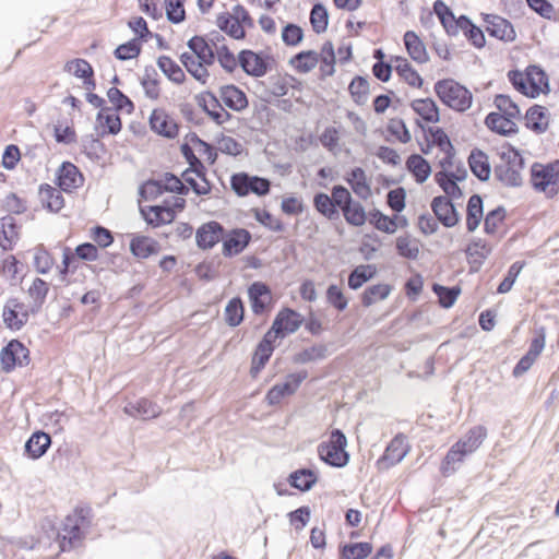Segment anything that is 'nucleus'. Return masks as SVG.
Listing matches in <instances>:
<instances>
[{"label": "nucleus", "instance_id": "obj_16", "mask_svg": "<svg viewBox=\"0 0 559 559\" xmlns=\"http://www.w3.org/2000/svg\"><path fill=\"white\" fill-rule=\"evenodd\" d=\"M224 231V226L216 221L202 224L195 231L197 246L202 250L212 249L221 241Z\"/></svg>", "mask_w": 559, "mask_h": 559}, {"label": "nucleus", "instance_id": "obj_5", "mask_svg": "<svg viewBox=\"0 0 559 559\" xmlns=\"http://www.w3.org/2000/svg\"><path fill=\"white\" fill-rule=\"evenodd\" d=\"M230 187L238 197H247L250 193L265 197L270 193L271 181L267 178L241 171L231 175Z\"/></svg>", "mask_w": 559, "mask_h": 559}, {"label": "nucleus", "instance_id": "obj_43", "mask_svg": "<svg viewBox=\"0 0 559 559\" xmlns=\"http://www.w3.org/2000/svg\"><path fill=\"white\" fill-rule=\"evenodd\" d=\"M313 207L316 211L329 221L340 218V211L334 200L325 192H317L313 195Z\"/></svg>", "mask_w": 559, "mask_h": 559}, {"label": "nucleus", "instance_id": "obj_52", "mask_svg": "<svg viewBox=\"0 0 559 559\" xmlns=\"http://www.w3.org/2000/svg\"><path fill=\"white\" fill-rule=\"evenodd\" d=\"M342 214L346 223L354 227H360L365 225L368 218V214L365 211L362 204L356 200L343 207Z\"/></svg>", "mask_w": 559, "mask_h": 559}, {"label": "nucleus", "instance_id": "obj_53", "mask_svg": "<svg viewBox=\"0 0 559 559\" xmlns=\"http://www.w3.org/2000/svg\"><path fill=\"white\" fill-rule=\"evenodd\" d=\"M0 235L3 242L0 243L4 251L12 250V243L17 238V225L14 217L7 215L0 218Z\"/></svg>", "mask_w": 559, "mask_h": 559}, {"label": "nucleus", "instance_id": "obj_20", "mask_svg": "<svg viewBox=\"0 0 559 559\" xmlns=\"http://www.w3.org/2000/svg\"><path fill=\"white\" fill-rule=\"evenodd\" d=\"M526 79L530 83V94H527V97L536 98L540 93L548 94L550 92L548 75L540 66H528L526 68Z\"/></svg>", "mask_w": 559, "mask_h": 559}, {"label": "nucleus", "instance_id": "obj_57", "mask_svg": "<svg viewBox=\"0 0 559 559\" xmlns=\"http://www.w3.org/2000/svg\"><path fill=\"white\" fill-rule=\"evenodd\" d=\"M493 175L495 178L506 187L518 188L523 185L521 174L507 166L500 164L495 165Z\"/></svg>", "mask_w": 559, "mask_h": 559}, {"label": "nucleus", "instance_id": "obj_60", "mask_svg": "<svg viewBox=\"0 0 559 559\" xmlns=\"http://www.w3.org/2000/svg\"><path fill=\"white\" fill-rule=\"evenodd\" d=\"M107 97L109 102L114 105L112 109H115L116 111L124 110L128 115H131L134 111V103L118 87H110L107 91Z\"/></svg>", "mask_w": 559, "mask_h": 559}, {"label": "nucleus", "instance_id": "obj_22", "mask_svg": "<svg viewBox=\"0 0 559 559\" xmlns=\"http://www.w3.org/2000/svg\"><path fill=\"white\" fill-rule=\"evenodd\" d=\"M130 252L138 259H147L159 253V242L148 236L133 235L130 240Z\"/></svg>", "mask_w": 559, "mask_h": 559}, {"label": "nucleus", "instance_id": "obj_21", "mask_svg": "<svg viewBox=\"0 0 559 559\" xmlns=\"http://www.w3.org/2000/svg\"><path fill=\"white\" fill-rule=\"evenodd\" d=\"M219 100L227 108L237 112L245 110L249 105L246 93L234 84L219 87Z\"/></svg>", "mask_w": 559, "mask_h": 559}, {"label": "nucleus", "instance_id": "obj_31", "mask_svg": "<svg viewBox=\"0 0 559 559\" xmlns=\"http://www.w3.org/2000/svg\"><path fill=\"white\" fill-rule=\"evenodd\" d=\"M112 108H102L96 115V123L102 127L99 136L118 134L122 129V122L119 115L111 112Z\"/></svg>", "mask_w": 559, "mask_h": 559}, {"label": "nucleus", "instance_id": "obj_29", "mask_svg": "<svg viewBox=\"0 0 559 559\" xmlns=\"http://www.w3.org/2000/svg\"><path fill=\"white\" fill-rule=\"evenodd\" d=\"M403 41L406 51L411 59L419 64L427 63L429 61V55L426 49V45L420 37L414 31H406L403 36Z\"/></svg>", "mask_w": 559, "mask_h": 559}, {"label": "nucleus", "instance_id": "obj_47", "mask_svg": "<svg viewBox=\"0 0 559 559\" xmlns=\"http://www.w3.org/2000/svg\"><path fill=\"white\" fill-rule=\"evenodd\" d=\"M224 319L228 326L236 328L245 319V304L239 296L233 297L224 310Z\"/></svg>", "mask_w": 559, "mask_h": 559}, {"label": "nucleus", "instance_id": "obj_17", "mask_svg": "<svg viewBox=\"0 0 559 559\" xmlns=\"http://www.w3.org/2000/svg\"><path fill=\"white\" fill-rule=\"evenodd\" d=\"M491 251V246L485 239L473 238L464 249L469 263V271L472 273L478 272Z\"/></svg>", "mask_w": 559, "mask_h": 559}, {"label": "nucleus", "instance_id": "obj_49", "mask_svg": "<svg viewBox=\"0 0 559 559\" xmlns=\"http://www.w3.org/2000/svg\"><path fill=\"white\" fill-rule=\"evenodd\" d=\"M376 266L371 264H360L356 266L348 275V287L353 290L359 289L376 275Z\"/></svg>", "mask_w": 559, "mask_h": 559}, {"label": "nucleus", "instance_id": "obj_9", "mask_svg": "<svg viewBox=\"0 0 559 559\" xmlns=\"http://www.w3.org/2000/svg\"><path fill=\"white\" fill-rule=\"evenodd\" d=\"M252 239L251 233L246 228H233L223 233L221 241L222 253L225 258H233L246 250Z\"/></svg>", "mask_w": 559, "mask_h": 559}, {"label": "nucleus", "instance_id": "obj_61", "mask_svg": "<svg viewBox=\"0 0 559 559\" xmlns=\"http://www.w3.org/2000/svg\"><path fill=\"white\" fill-rule=\"evenodd\" d=\"M392 287L389 284H374L367 287L361 294V304L364 307H370L377 300L388 298Z\"/></svg>", "mask_w": 559, "mask_h": 559}, {"label": "nucleus", "instance_id": "obj_13", "mask_svg": "<svg viewBox=\"0 0 559 559\" xmlns=\"http://www.w3.org/2000/svg\"><path fill=\"white\" fill-rule=\"evenodd\" d=\"M151 130L169 140L178 136L179 124L165 109H153L148 118Z\"/></svg>", "mask_w": 559, "mask_h": 559}, {"label": "nucleus", "instance_id": "obj_64", "mask_svg": "<svg viewBox=\"0 0 559 559\" xmlns=\"http://www.w3.org/2000/svg\"><path fill=\"white\" fill-rule=\"evenodd\" d=\"M253 217L258 223H260L265 228L275 231V233H283L285 230L284 223L275 218L271 212L267 210H261L259 207H254L251 210Z\"/></svg>", "mask_w": 559, "mask_h": 559}, {"label": "nucleus", "instance_id": "obj_37", "mask_svg": "<svg viewBox=\"0 0 559 559\" xmlns=\"http://www.w3.org/2000/svg\"><path fill=\"white\" fill-rule=\"evenodd\" d=\"M406 169L413 175L415 181L424 183L431 175L429 162L420 154L413 153L406 159Z\"/></svg>", "mask_w": 559, "mask_h": 559}, {"label": "nucleus", "instance_id": "obj_62", "mask_svg": "<svg viewBox=\"0 0 559 559\" xmlns=\"http://www.w3.org/2000/svg\"><path fill=\"white\" fill-rule=\"evenodd\" d=\"M376 229L385 233V234H394L396 231V225L394 224L392 217L382 213L378 209H373L369 212L367 218Z\"/></svg>", "mask_w": 559, "mask_h": 559}, {"label": "nucleus", "instance_id": "obj_34", "mask_svg": "<svg viewBox=\"0 0 559 559\" xmlns=\"http://www.w3.org/2000/svg\"><path fill=\"white\" fill-rule=\"evenodd\" d=\"M39 198L44 209L49 212L58 213L64 205L62 193L48 183L39 186Z\"/></svg>", "mask_w": 559, "mask_h": 559}, {"label": "nucleus", "instance_id": "obj_26", "mask_svg": "<svg viewBox=\"0 0 559 559\" xmlns=\"http://www.w3.org/2000/svg\"><path fill=\"white\" fill-rule=\"evenodd\" d=\"M187 46L198 59V64L212 66L215 62V52L204 36L195 35L191 37Z\"/></svg>", "mask_w": 559, "mask_h": 559}, {"label": "nucleus", "instance_id": "obj_24", "mask_svg": "<svg viewBox=\"0 0 559 559\" xmlns=\"http://www.w3.org/2000/svg\"><path fill=\"white\" fill-rule=\"evenodd\" d=\"M467 163L472 174L481 182L489 180L491 166L488 155L480 148H473L467 157Z\"/></svg>", "mask_w": 559, "mask_h": 559}, {"label": "nucleus", "instance_id": "obj_4", "mask_svg": "<svg viewBox=\"0 0 559 559\" xmlns=\"http://www.w3.org/2000/svg\"><path fill=\"white\" fill-rule=\"evenodd\" d=\"M530 181L533 189L554 198L559 192V159L542 164L535 162L530 169Z\"/></svg>", "mask_w": 559, "mask_h": 559}, {"label": "nucleus", "instance_id": "obj_46", "mask_svg": "<svg viewBox=\"0 0 559 559\" xmlns=\"http://www.w3.org/2000/svg\"><path fill=\"white\" fill-rule=\"evenodd\" d=\"M467 454L454 443L441 462L440 472L443 476H450L457 471Z\"/></svg>", "mask_w": 559, "mask_h": 559}, {"label": "nucleus", "instance_id": "obj_25", "mask_svg": "<svg viewBox=\"0 0 559 559\" xmlns=\"http://www.w3.org/2000/svg\"><path fill=\"white\" fill-rule=\"evenodd\" d=\"M548 109L542 105L534 104L525 114V127L536 134L547 131L549 126Z\"/></svg>", "mask_w": 559, "mask_h": 559}, {"label": "nucleus", "instance_id": "obj_55", "mask_svg": "<svg viewBox=\"0 0 559 559\" xmlns=\"http://www.w3.org/2000/svg\"><path fill=\"white\" fill-rule=\"evenodd\" d=\"M432 9L445 33L450 36L455 31V27L452 25L456 19L452 9L443 0H436Z\"/></svg>", "mask_w": 559, "mask_h": 559}, {"label": "nucleus", "instance_id": "obj_35", "mask_svg": "<svg viewBox=\"0 0 559 559\" xmlns=\"http://www.w3.org/2000/svg\"><path fill=\"white\" fill-rule=\"evenodd\" d=\"M484 216L483 198L474 193L469 197L466 204V228L468 233H474L479 226Z\"/></svg>", "mask_w": 559, "mask_h": 559}, {"label": "nucleus", "instance_id": "obj_32", "mask_svg": "<svg viewBox=\"0 0 559 559\" xmlns=\"http://www.w3.org/2000/svg\"><path fill=\"white\" fill-rule=\"evenodd\" d=\"M290 487L307 492L318 483V474L310 468H298L292 472L287 478Z\"/></svg>", "mask_w": 559, "mask_h": 559}, {"label": "nucleus", "instance_id": "obj_45", "mask_svg": "<svg viewBox=\"0 0 559 559\" xmlns=\"http://www.w3.org/2000/svg\"><path fill=\"white\" fill-rule=\"evenodd\" d=\"M435 181L445 193L443 197L453 200L463 198V191L459 186L460 181L452 178V171H438L435 175Z\"/></svg>", "mask_w": 559, "mask_h": 559}, {"label": "nucleus", "instance_id": "obj_3", "mask_svg": "<svg viewBox=\"0 0 559 559\" xmlns=\"http://www.w3.org/2000/svg\"><path fill=\"white\" fill-rule=\"evenodd\" d=\"M347 438L345 433L338 429H332L328 441H323L318 445V455L326 465L342 468L349 462V453L346 451Z\"/></svg>", "mask_w": 559, "mask_h": 559}, {"label": "nucleus", "instance_id": "obj_40", "mask_svg": "<svg viewBox=\"0 0 559 559\" xmlns=\"http://www.w3.org/2000/svg\"><path fill=\"white\" fill-rule=\"evenodd\" d=\"M393 61L395 62L394 68L396 73L402 76L408 85L417 88L423 86L424 79L413 68L406 58L396 56L394 57Z\"/></svg>", "mask_w": 559, "mask_h": 559}, {"label": "nucleus", "instance_id": "obj_14", "mask_svg": "<svg viewBox=\"0 0 559 559\" xmlns=\"http://www.w3.org/2000/svg\"><path fill=\"white\" fill-rule=\"evenodd\" d=\"M484 22L487 24L486 31L489 36L503 41H513L516 37L514 27L507 19L489 13H481Z\"/></svg>", "mask_w": 559, "mask_h": 559}, {"label": "nucleus", "instance_id": "obj_30", "mask_svg": "<svg viewBox=\"0 0 559 559\" xmlns=\"http://www.w3.org/2000/svg\"><path fill=\"white\" fill-rule=\"evenodd\" d=\"M345 181L349 185L353 192L362 200H367L371 195L370 183L366 171L361 167H354L345 176Z\"/></svg>", "mask_w": 559, "mask_h": 559}, {"label": "nucleus", "instance_id": "obj_12", "mask_svg": "<svg viewBox=\"0 0 559 559\" xmlns=\"http://www.w3.org/2000/svg\"><path fill=\"white\" fill-rule=\"evenodd\" d=\"M407 451L406 437L403 433L396 435L377 461L378 469L386 471L399 464L406 456Z\"/></svg>", "mask_w": 559, "mask_h": 559}, {"label": "nucleus", "instance_id": "obj_44", "mask_svg": "<svg viewBox=\"0 0 559 559\" xmlns=\"http://www.w3.org/2000/svg\"><path fill=\"white\" fill-rule=\"evenodd\" d=\"M330 352L329 346L326 344H314L295 354L293 357V361L295 364L305 365L309 362L324 360L325 358H328Z\"/></svg>", "mask_w": 559, "mask_h": 559}, {"label": "nucleus", "instance_id": "obj_19", "mask_svg": "<svg viewBox=\"0 0 559 559\" xmlns=\"http://www.w3.org/2000/svg\"><path fill=\"white\" fill-rule=\"evenodd\" d=\"M305 318L295 309L283 308L277 312L273 320L274 331L280 330L283 337L295 333L302 324Z\"/></svg>", "mask_w": 559, "mask_h": 559}, {"label": "nucleus", "instance_id": "obj_6", "mask_svg": "<svg viewBox=\"0 0 559 559\" xmlns=\"http://www.w3.org/2000/svg\"><path fill=\"white\" fill-rule=\"evenodd\" d=\"M274 59L265 51L242 49L238 53V63L242 71L250 76L261 78L272 70Z\"/></svg>", "mask_w": 559, "mask_h": 559}, {"label": "nucleus", "instance_id": "obj_18", "mask_svg": "<svg viewBox=\"0 0 559 559\" xmlns=\"http://www.w3.org/2000/svg\"><path fill=\"white\" fill-rule=\"evenodd\" d=\"M140 213L146 224L153 227L169 224L175 219L174 209L169 207L168 200H165L162 205L140 207Z\"/></svg>", "mask_w": 559, "mask_h": 559}, {"label": "nucleus", "instance_id": "obj_56", "mask_svg": "<svg viewBox=\"0 0 559 559\" xmlns=\"http://www.w3.org/2000/svg\"><path fill=\"white\" fill-rule=\"evenodd\" d=\"M432 292L437 295L439 299V304L442 308L449 309L451 308L457 297L461 294V287L455 286H443L441 284L435 283L432 285Z\"/></svg>", "mask_w": 559, "mask_h": 559}, {"label": "nucleus", "instance_id": "obj_48", "mask_svg": "<svg viewBox=\"0 0 559 559\" xmlns=\"http://www.w3.org/2000/svg\"><path fill=\"white\" fill-rule=\"evenodd\" d=\"M141 85L147 98L158 99L160 95L159 75L153 66H146L144 75L141 78Z\"/></svg>", "mask_w": 559, "mask_h": 559}, {"label": "nucleus", "instance_id": "obj_23", "mask_svg": "<svg viewBox=\"0 0 559 559\" xmlns=\"http://www.w3.org/2000/svg\"><path fill=\"white\" fill-rule=\"evenodd\" d=\"M50 445L51 437L43 430H37L26 440L24 454L32 460L40 459L46 454Z\"/></svg>", "mask_w": 559, "mask_h": 559}, {"label": "nucleus", "instance_id": "obj_33", "mask_svg": "<svg viewBox=\"0 0 559 559\" xmlns=\"http://www.w3.org/2000/svg\"><path fill=\"white\" fill-rule=\"evenodd\" d=\"M412 109L426 122L437 123L440 121V110L437 103L430 98H418L411 103Z\"/></svg>", "mask_w": 559, "mask_h": 559}, {"label": "nucleus", "instance_id": "obj_7", "mask_svg": "<svg viewBox=\"0 0 559 559\" xmlns=\"http://www.w3.org/2000/svg\"><path fill=\"white\" fill-rule=\"evenodd\" d=\"M29 360V350L17 338L9 341L0 350L1 369L5 373L12 372L16 367L27 366Z\"/></svg>", "mask_w": 559, "mask_h": 559}, {"label": "nucleus", "instance_id": "obj_11", "mask_svg": "<svg viewBox=\"0 0 559 559\" xmlns=\"http://www.w3.org/2000/svg\"><path fill=\"white\" fill-rule=\"evenodd\" d=\"M430 207L438 222L447 228L456 226L461 221V215L450 198L437 195L431 200Z\"/></svg>", "mask_w": 559, "mask_h": 559}, {"label": "nucleus", "instance_id": "obj_10", "mask_svg": "<svg viewBox=\"0 0 559 559\" xmlns=\"http://www.w3.org/2000/svg\"><path fill=\"white\" fill-rule=\"evenodd\" d=\"M198 106L218 126L231 119V115L223 108L219 97L211 91L195 95Z\"/></svg>", "mask_w": 559, "mask_h": 559}, {"label": "nucleus", "instance_id": "obj_8", "mask_svg": "<svg viewBox=\"0 0 559 559\" xmlns=\"http://www.w3.org/2000/svg\"><path fill=\"white\" fill-rule=\"evenodd\" d=\"M247 293L251 310L255 316H263L271 312L273 308V296L266 283L255 281L248 286Z\"/></svg>", "mask_w": 559, "mask_h": 559}, {"label": "nucleus", "instance_id": "obj_41", "mask_svg": "<svg viewBox=\"0 0 559 559\" xmlns=\"http://www.w3.org/2000/svg\"><path fill=\"white\" fill-rule=\"evenodd\" d=\"M320 60L316 50H302L294 55L288 63L299 73H308L313 70Z\"/></svg>", "mask_w": 559, "mask_h": 559}, {"label": "nucleus", "instance_id": "obj_2", "mask_svg": "<svg viewBox=\"0 0 559 559\" xmlns=\"http://www.w3.org/2000/svg\"><path fill=\"white\" fill-rule=\"evenodd\" d=\"M433 90L440 102L454 111L464 112L472 106V92L454 79L437 81Z\"/></svg>", "mask_w": 559, "mask_h": 559}, {"label": "nucleus", "instance_id": "obj_54", "mask_svg": "<svg viewBox=\"0 0 559 559\" xmlns=\"http://www.w3.org/2000/svg\"><path fill=\"white\" fill-rule=\"evenodd\" d=\"M288 93V82L281 75H271L267 79V87L264 90V95L261 99L265 103H271V97H283Z\"/></svg>", "mask_w": 559, "mask_h": 559}, {"label": "nucleus", "instance_id": "obj_15", "mask_svg": "<svg viewBox=\"0 0 559 559\" xmlns=\"http://www.w3.org/2000/svg\"><path fill=\"white\" fill-rule=\"evenodd\" d=\"M56 185L64 192H72L83 186L84 177L71 162H63L56 173Z\"/></svg>", "mask_w": 559, "mask_h": 559}, {"label": "nucleus", "instance_id": "obj_59", "mask_svg": "<svg viewBox=\"0 0 559 559\" xmlns=\"http://www.w3.org/2000/svg\"><path fill=\"white\" fill-rule=\"evenodd\" d=\"M348 91L355 104L358 106L365 105L369 95V82L367 78L356 75L348 86Z\"/></svg>", "mask_w": 559, "mask_h": 559}, {"label": "nucleus", "instance_id": "obj_38", "mask_svg": "<svg viewBox=\"0 0 559 559\" xmlns=\"http://www.w3.org/2000/svg\"><path fill=\"white\" fill-rule=\"evenodd\" d=\"M487 437V429L484 426H474L466 435L455 442L467 455L475 452Z\"/></svg>", "mask_w": 559, "mask_h": 559}, {"label": "nucleus", "instance_id": "obj_36", "mask_svg": "<svg viewBox=\"0 0 559 559\" xmlns=\"http://www.w3.org/2000/svg\"><path fill=\"white\" fill-rule=\"evenodd\" d=\"M372 544L368 542L341 543L338 545L340 559H366L372 552Z\"/></svg>", "mask_w": 559, "mask_h": 559}, {"label": "nucleus", "instance_id": "obj_50", "mask_svg": "<svg viewBox=\"0 0 559 559\" xmlns=\"http://www.w3.org/2000/svg\"><path fill=\"white\" fill-rule=\"evenodd\" d=\"M180 62L186 68V70L199 82L202 84L206 83V80L210 75L206 67L207 64H198V59L190 52H183L180 55Z\"/></svg>", "mask_w": 559, "mask_h": 559}, {"label": "nucleus", "instance_id": "obj_28", "mask_svg": "<svg viewBox=\"0 0 559 559\" xmlns=\"http://www.w3.org/2000/svg\"><path fill=\"white\" fill-rule=\"evenodd\" d=\"M485 124L490 131L503 136H511L519 132V127L513 119L502 117L501 114L496 111L486 116Z\"/></svg>", "mask_w": 559, "mask_h": 559}, {"label": "nucleus", "instance_id": "obj_1", "mask_svg": "<svg viewBox=\"0 0 559 559\" xmlns=\"http://www.w3.org/2000/svg\"><path fill=\"white\" fill-rule=\"evenodd\" d=\"M92 523V508L79 506L72 514L66 516L58 533L61 551H69L78 547L85 538V532Z\"/></svg>", "mask_w": 559, "mask_h": 559}, {"label": "nucleus", "instance_id": "obj_39", "mask_svg": "<svg viewBox=\"0 0 559 559\" xmlns=\"http://www.w3.org/2000/svg\"><path fill=\"white\" fill-rule=\"evenodd\" d=\"M498 155L501 159L500 165L507 166L513 170H516L521 174V170L525 168V158L521 154L520 150L511 145L510 143H504Z\"/></svg>", "mask_w": 559, "mask_h": 559}, {"label": "nucleus", "instance_id": "obj_42", "mask_svg": "<svg viewBox=\"0 0 559 559\" xmlns=\"http://www.w3.org/2000/svg\"><path fill=\"white\" fill-rule=\"evenodd\" d=\"M216 24L218 28L229 37L240 40L247 36L246 29L239 25L238 21L230 12H222L217 15Z\"/></svg>", "mask_w": 559, "mask_h": 559}, {"label": "nucleus", "instance_id": "obj_27", "mask_svg": "<svg viewBox=\"0 0 559 559\" xmlns=\"http://www.w3.org/2000/svg\"><path fill=\"white\" fill-rule=\"evenodd\" d=\"M123 412L135 418L143 420L155 418L160 414V407L147 399H140L135 402H129L123 407Z\"/></svg>", "mask_w": 559, "mask_h": 559}, {"label": "nucleus", "instance_id": "obj_51", "mask_svg": "<svg viewBox=\"0 0 559 559\" xmlns=\"http://www.w3.org/2000/svg\"><path fill=\"white\" fill-rule=\"evenodd\" d=\"M157 66L159 70L167 76V79L176 84H181L186 80V74L182 69L170 57L160 56L157 58Z\"/></svg>", "mask_w": 559, "mask_h": 559}, {"label": "nucleus", "instance_id": "obj_58", "mask_svg": "<svg viewBox=\"0 0 559 559\" xmlns=\"http://www.w3.org/2000/svg\"><path fill=\"white\" fill-rule=\"evenodd\" d=\"M310 23L316 34L324 33L329 26V12L322 2H316L310 11Z\"/></svg>", "mask_w": 559, "mask_h": 559}, {"label": "nucleus", "instance_id": "obj_63", "mask_svg": "<svg viewBox=\"0 0 559 559\" xmlns=\"http://www.w3.org/2000/svg\"><path fill=\"white\" fill-rule=\"evenodd\" d=\"M493 105L500 111L502 117L518 119L521 117V110L516 103H514L509 95L497 94L493 99Z\"/></svg>", "mask_w": 559, "mask_h": 559}]
</instances>
